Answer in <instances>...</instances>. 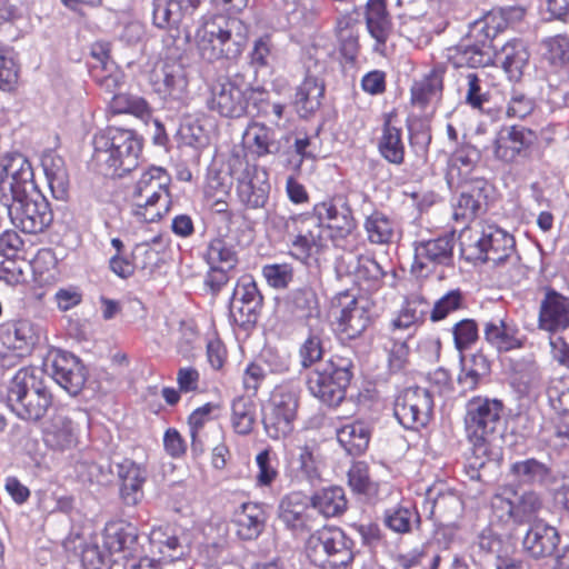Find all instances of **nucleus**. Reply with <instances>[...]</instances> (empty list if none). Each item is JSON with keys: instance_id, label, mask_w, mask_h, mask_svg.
I'll list each match as a JSON object with an SVG mask.
<instances>
[{"instance_id": "58", "label": "nucleus", "mask_w": 569, "mask_h": 569, "mask_svg": "<svg viewBox=\"0 0 569 569\" xmlns=\"http://www.w3.org/2000/svg\"><path fill=\"white\" fill-rule=\"evenodd\" d=\"M270 365L268 363L267 358H258L254 361H251L243 375V387L246 390L251 391L252 396H254L267 376V372L270 371Z\"/></svg>"}, {"instance_id": "22", "label": "nucleus", "mask_w": 569, "mask_h": 569, "mask_svg": "<svg viewBox=\"0 0 569 569\" xmlns=\"http://www.w3.org/2000/svg\"><path fill=\"white\" fill-rule=\"evenodd\" d=\"M153 90L163 98L181 99L188 88V74L182 63L166 61L150 77Z\"/></svg>"}, {"instance_id": "37", "label": "nucleus", "mask_w": 569, "mask_h": 569, "mask_svg": "<svg viewBox=\"0 0 569 569\" xmlns=\"http://www.w3.org/2000/svg\"><path fill=\"white\" fill-rule=\"evenodd\" d=\"M325 93V84L318 78L307 76L302 83L297 88L295 96V106L298 113L307 118L321 104V98Z\"/></svg>"}, {"instance_id": "2", "label": "nucleus", "mask_w": 569, "mask_h": 569, "mask_svg": "<svg viewBox=\"0 0 569 569\" xmlns=\"http://www.w3.org/2000/svg\"><path fill=\"white\" fill-rule=\"evenodd\" d=\"M247 31V27L237 18L213 16L196 33L198 51L209 62L236 59L243 50Z\"/></svg>"}, {"instance_id": "9", "label": "nucleus", "mask_w": 569, "mask_h": 569, "mask_svg": "<svg viewBox=\"0 0 569 569\" xmlns=\"http://www.w3.org/2000/svg\"><path fill=\"white\" fill-rule=\"evenodd\" d=\"M335 330L340 341L350 342L360 336L370 323V303L366 297L352 290H343L332 298Z\"/></svg>"}, {"instance_id": "15", "label": "nucleus", "mask_w": 569, "mask_h": 569, "mask_svg": "<svg viewBox=\"0 0 569 569\" xmlns=\"http://www.w3.org/2000/svg\"><path fill=\"white\" fill-rule=\"evenodd\" d=\"M291 253L300 261L307 260L313 252L327 246L328 237L315 214L291 217Z\"/></svg>"}, {"instance_id": "33", "label": "nucleus", "mask_w": 569, "mask_h": 569, "mask_svg": "<svg viewBox=\"0 0 569 569\" xmlns=\"http://www.w3.org/2000/svg\"><path fill=\"white\" fill-rule=\"evenodd\" d=\"M41 166L52 197L58 200L66 199L69 178L62 157L54 152H46L41 157Z\"/></svg>"}, {"instance_id": "24", "label": "nucleus", "mask_w": 569, "mask_h": 569, "mask_svg": "<svg viewBox=\"0 0 569 569\" xmlns=\"http://www.w3.org/2000/svg\"><path fill=\"white\" fill-rule=\"evenodd\" d=\"M486 188L487 181L482 178H472L462 184V191L453 207L452 217L456 221L467 222L477 217L487 199Z\"/></svg>"}, {"instance_id": "11", "label": "nucleus", "mask_w": 569, "mask_h": 569, "mask_svg": "<svg viewBox=\"0 0 569 569\" xmlns=\"http://www.w3.org/2000/svg\"><path fill=\"white\" fill-rule=\"evenodd\" d=\"M34 173L31 162L22 153H7L0 157V203H13L34 189Z\"/></svg>"}, {"instance_id": "42", "label": "nucleus", "mask_w": 569, "mask_h": 569, "mask_svg": "<svg viewBox=\"0 0 569 569\" xmlns=\"http://www.w3.org/2000/svg\"><path fill=\"white\" fill-rule=\"evenodd\" d=\"M206 260L209 266H219L224 269H234L238 263V253L232 239L217 237L212 239L206 251Z\"/></svg>"}, {"instance_id": "52", "label": "nucleus", "mask_w": 569, "mask_h": 569, "mask_svg": "<svg viewBox=\"0 0 569 569\" xmlns=\"http://www.w3.org/2000/svg\"><path fill=\"white\" fill-rule=\"evenodd\" d=\"M357 280L369 291L377 290L386 274L382 267L371 257L360 256L355 269Z\"/></svg>"}, {"instance_id": "57", "label": "nucleus", "mask_w": 569, "mask_h": 569, "mask_svg": "<svg viewBox=\"0 0 569 569\" xmlns=\"http://www.w3.org/2000/svg\"><path fill=\"white\" fill-rule=\"evenodd\" d=\"M452 335L456 349L463 352L478 340V326L472 319H463L453 326Z\"/></svg>"}, {"instance_id": "64", "label": "nucleus", "mask_w": 569, "mask_h": 569, "mask_svg": "<svg viewBox=\"0 0 569 569\" xmlns=\"http://www.w3.org/2000/svg\"><path fill=\"white\" fill-rule=\"evenodd\" d=\"M551 408L561 417L569 416V388L561 381L551 383L547 389Z\"/></svg>"}, {"instance_id": "53", "label": "nucleus", "mask_w": 569, "mask_h": 569, "mask_svg": "<svg viewBox=\"0 0 569 569\" xmlns=\"http://www.w3.org/2000/svg\"><path fill=\"white\" fill-rule=\"evenodd\" d=\"M508 368L511 385L521 391L527 390L538 378V369L533 361L509 358Z\"/></svg>"}, {"instance_id": "19", "label": "nucleus", "mask_w": 569, "mask_h": 569, "mask_svg": "<svg viewBox=\"0 0 569 569\" xmlns=\"http://www.w3.org/2000/svg\"><path fill=\"white\" fill-rule=\"evenodd\" d=\"M453 247L452 236L417 242L412 270L419 276H428L437 266H450L453 260Z\"/></svg>"}, {"instance_id": "1", "label": "nucleus", "mask_w": 569, "mask_h": 569, "mask_svg": "<svg viewBox=\"0 0 569 569\" xmlns=\"http://www.w3.org/2000/svg\"><path fill=\"white\" fill-rule=\"evenodd\" d=\"M503 402L497 398L475 396L466 403L465 430L472 445V468H482L490 452V445L502 426Z\"/></svg>"}, {"instance_id": "18", "label": "nucleus", "mask_w": 569, "mask_h": 569, "mask_svg": "<svg viewBox=\"0 0 569 569\" xmlns=\"http://www.w3.org/2000/svg\"><path fill=\"white\" fill-rule=\"evenodd\" d=\"M77 413H80V411L66 407L54 410L43 431V440L47 447L63 452L77 446L78 427L74 423Z\"/></svg>"}, {"instance_id": "8", "label": "nucleus", "mask_w": 569, "mask_h": 569, "mask_svg": "<svg viewBox=\"0 0 569 569\" xmlns=\"http://www.w3.org/2000/svg\"><path fill=\"white\" fill-rule=\"evenodd\" d=\"M461 238L462 250L469 259L499 266L515 253L513 237L495 224L478 222Z\"/></svg>"}, {"instance_id": "45", "label": "nucleus", "mask_w": 569, "mask_h": 569, "mask_svg": "<svg viewBox=\"0 0 569 569\" xmlns=\"http://www.w3.org/2000/svg\"><path fill=\"white\" fill-rule=\"evenodd\" d=\"M510 471L522 485H545L550 478V469L533 458L512 463Z\"/></svg>"}, {"instance_id": "12", "label": "nucleus", "mask_w": 569, "mask_h": 569, "mask_svg": "<svg viewBox=\"0 0 569 569\" xmlns=\"http://www.w3.org/2000/svg\"><path fill=\"white\" fill-rule=\"evenodd\" d=\"M3 207L12 224L26 233L42 232L53 220L50 204L41 193H37L34 197L26 194Z\"/></svg>"}, {"instance_id": "32", "label": "nucleus", "mask_w": 569, "mask_h": 569, "mask_svg": "<svg viewBox=\"0 0 569 569\" xmlns=\"http://www.w3.org/2000/svg\"><path fill=\"white\" fill-rule=\"evenodd\" d=\"M366 23L370 36L376 40V50H380L392 33V22L387 12L385 0L368 1Z\"/></svg>"}, {"instance_id": "25", "label": "nucleus", "mask_w": 569, "mask_h": 569, "mask_svg": "<svg viewBox=\"0 0 569 569\" xmlns=\"http://www.w3.org/2000/svg\"><path fill=\"white\" fill-rule=\"evenodd\" d=\"M493 47H486L463 38L457 46L448 49V60L455 68H483L493 63Z\"/></svg>"}, {"instance_id": "43", "label": "nucleus", "mask_w": 569, "mask_h": 569, "mask_svg": "<svg viewBox=\"0 0 569 569\" xmlns=\"http://www.w3.org/2000/svg\"><path fill=\"white\" fill-rule=\"evenodd\" d=\"M256 422V403L249 396H239L231 402V426L238 435H249Z\"/></svg>"}, {"instance_id": "36", "label": "nucleus", "mask_w": 569, "mask_h": 569, "mask_svg": "<svg viewBox=\"0 0 569 569\" xmlns=\"http://www.w3.org/2000/svg\"><path fill=\"white\" fill-rule=\"evenodd\" d=\"M149 545L151 551L159 553L166 561L180 559L186 552L180 538L169 527L153 528L149 535Z\"/></svg>"}, {"instance_id": "40", "label": "nucleus", "mask_w": 569, "mask_h": 569, "mask_svg": "<svg viewBox=\"0 0 569 569\" xmlns=\"http://www.w3.org/2000/svg\"><path fill=\"white\" fill-rule=\"evenodd\" d=\"M383 525L396 533H409L420 525V515L412 506H397L386 509Z\"/></svg>"}, {"instance_id": "41", "label": "nucleus", "mask_w": 569, "mask_h": 569, "mask_svg": "<svg viewBox=\"0 0 569 569\" xmlns=\"http://www.w3.org/2000/svg\"><path fill=\"white\" fill-rule=\"evenodd\" d=\"M446 68L437 64L421 81L411 88V99L415 103L426 104L433 98L440 97L443 88V74Z\"/></svg>"}, {"instance_id": "16", "label": "nucleus", "mask_w": 569, "mask_h": 569, "mask_svg": "<svg viewBox=\"0 0 569 569\" xmlns=\"http://www.w3.org/2000/svg\"><path fill=\"white\" fill-rule=\"evenodd\" d=\"M298 397L289 389H277L271 397V411L263 419L264 429L272 439L284 438L293 430Z\"/></svg>"}, {"instance_id": "60", "label": "nucleus", "mask_w": 569, "mask_h": 569, "mask_svg": "<svg viewBox=\"0 0 569 569\" xmlns=\"http://www.w3.org/2000/svg\"><path fill=\"white\" fill-rule=\"evenodd\" d=\"M466 103L473 109H478L480 111L485 110V106L489 101V92L483 90L480 78L478 74L469 72L466 76Z\"/></svg>"}, {"instance_id": "39", "label": "nucleus", "mask_w": 569, "mask_h": 569, "mask_svg": "<svg viewBox=\"0 0 569 569\" xmlns=\"http://www.w3.org/2000/svg\"><path fill=\"white\" fill-rule=\"evenodd\" d=\"M311 505L326 518L341 516L347 510V499L341 487H329L317 491Z\"/></svg>"}, {"instance_id": "55", "label": "nucleus", "mask_w": 569, "mask_h": 569, "mask_svg": "<svg viewBox=\"0 0 569 569\" xmlns=\"http://www.w3.org/2000/svg\"><path fill=\"white\" fill-rule=\"evenodd\" d=\"M263 302H230L229 312L239 327L249 328L257 323Z\"/></svg>"}, {"instance_id": "38", "label": "nucleus", "mask_w": 569, "mask_h": 569, "mask_svg": "<svg viewBox=\"0 0 569 569\" xmlns=\"http://www.w3.org/2000/svg\"><path fill=\"white\" fill-rule=\"evenodd\" d=\"M306 509L301 493L291 492L286 495L279 503V519L289 530L301 532L306 528Z\"/></svg>"}, {"instance_id": "51", "label": "nucleus", "mask_w": 569, "mask_h": 569, "mask_svg": "<svg viewBox=\"0 0 569 569\" xmlns=\"http://www.w3.org/2000/svg\"><path fill=\"white\" fill-rule=\"evenodd\" d=\"M479 158V151L472 146H465L456 150L450 160V178L457 176L462 183L468 181V177L471 174Z\"/></svg>"}, {"instance_id": "23", "label": "nucleus", "mask_w": 569, "mask_h": 569, "mask_svg": "<svg viewBox=\"0 0 569 569\" xmlns=\"http://www.w3.org/2000/svg\"><path fill=\"white\" fill-rule=\"evenodd\" d=\"M291 139L292 136L289 134L277 139L271 128L258 122L250 123L243 133L246 148L257 158L279 153L283 148V141L289 143Z\"/></svg>"}, {"instance_id": "27", "label": "nucleus", "mask_w": 569, "mask_h": 569, "mask_svg": "<svg viewBox=\"0 0 569 569\" xmlns=\"http://www.w3.org/2000/svg\"><path fill=\"white\" fill-rule=\"evenodd\" d=\"M539 326L552 332L569 328V299L548 290L540 305Z\"/></svg>"}, {"instance_id": "34", "label": "nucleus", "mask_w": 569, "mask_h": 569, "mask_svg": "<svg viewBox=\"0 0 569 569\" xmlns=\"http://www.w3.org/2000/svg\"><path fill=\"white\" fill-rule=\"evenodd\" d=\"M264 512L254 503H243L234 513L236 533L242 540L257 539L264 528Z\"/></svg>"}, {"instance_id": "47", "label": "nucleus", "mask_w": 569, "mask_h": 569, "mask_svg": "<svg viewBox=\"0 0 569 569\" xmlns=\"http://www.w3.org/2000/svg\"><path fill=\"white\" fill-rule=\"evenodd\" d=\"M381 156L390 163L401 164L405 160V146L401 130L387 122L378 144Z\"/></svg>"}, {"instance_id": "44", "label": "nucleus", "mask_w": 569, "mask_h": 569, "mask_svg": "<svg viewBox=\"0 0 569 569\" xmlns=\"http://www.w3.org/2000/svg\"><path fill=\"white\" fill-rule=\"evenodd\" d=\"M363 227L369 242L387 244L392 241L397 224L383 212L373 211L366 218Z\"/></svg>"}, {"instance_id": "3", "label": "nucleus", "mask_w": 569, "mask_h": 569, "mask_svg": "<svg viewBox=\"0 0 569 569\" xmlns=\"http://www.w3.org/2000/svg\"><path fill=\"white\" fill-rule=\"evenodd\" d=\"M37 371L31 367L21 368L8 386L7 406L23 420L42 419L52 403V395Z\"/></svg>"}, {"instance_id": "48", "label": "nucleus", "mask_w": 569, "mask_h": 569, "mask_svg": "<svg viewBox=\"0 0 569 569\" xmlns=\"http://www.w3.org/2000/svg\"><path fill=\"white\" fill-rule=\"evenodd\" d=\"M503 21L500 17L489 13L470 24L467 38L486 47H493L492 41L502 30Z\"/></svg>"}, {"instance_id": "13", "label": "nucleus", "mask_w": 569, "mask_h": 569, "mask_svg": "<svg viewBox=\"0 0 569 569\" xmlns=\"http://www.w3.org/2000/svg\"><path fill=\"white\" fill-rule=\"evenodd\" d=\"M249 87L239 77L218 79L210 89L208 107L226 118H239L248 108Z\"/></svg>"}, {"instance_id": "21", "label": "nucleus", "mask_w": 569, "mask_h": 569, "mask_svg": "<svg viewBox=\"0 0 569 569\" xmlns=\"http://www.w3.org/2000/svg\"><path fill=\"white\" fill-rule=\"evenodd\" d=\"M536 141L535 131L522 126H511L498 134L495 141V156L505 162H512L517 157L526 156Z\"/></svg>"}, {"instance_id": "63", "label": "nucleus", "mask_w": 569, "mask_h": 569, "mask_svg": "<svg viewBox=\"0 0 569 569\" xmlns=\"http://www.w3.org/2000/svg\"><path fill=\"white\" fill-rule=\"evenodd\" d=\"M117 473L121 483L143 486L147 481V470L131 459L119 462Z\"/></svg>"}, {"instance_id": "6", "label": "nucleus", "mask_w": 569, "mask_h": 569, "mask_svg": "<svg viewBox=\"0 0 569 569\" xmlns=\"http://www.w3.org/2000/svg\"><path fill=\"white\" fill-rule=\"evenodd\" d=\"M170 177L161 167L143 172L132 189V213L142 222H156L169 211Z\"/></svg>"}, {"instance_id": "7", "label": "nucleus", "mask_w": 569, "mask_h": 569, "mask_svg": "<svg viewBox=\"0 0 569 569\" xmlns=\"http://www.w3.org/2000/svg\"><path fill=\"white\" fill-rule=\"evenodd\" d=\"M94 156L122 176L138 166L141 140L132 130L109 127L93 138Z\"/></svg>"}, {"instance_id": "49", "label": "nucleus", "mask_w": 569, "mask_h": 569, "mask_svg": "<svg viewBox=\"0 0 569 569\" xmlns=\"http://www.w3.org/2000/svg\"><path fill=\"white\" fill-rule=\"evenodd\" d=\"M318 301L316 291L309 286H303L289 293L287 305L298 318H308L318 313Z\"/></svg>"}, {"instance_id": "35", "label": "nucleus", "mask_w": 569, "mask_h": 569, "mask_svg": "<svg viewBox=\"0 0 569 569\" xmlns=\"http://www.w3.org/2000/svg\"><path fill=\"white\" fill-rule=\"evenodd\" d=\"M371 431L363 421H352L337 430V440L350 456L362 455L369 446Z\"/></svg>"}, {"instance_id": "56", "label": "nucleus", "mask_w": 569, "mask_h": 569, "mask_svg": "<svg viewBox=\"0 0 569 569\" xmlns=\"http://www.w3.org/2000/svg\"><path fill=\"white\" fill-rule=\"evenodd\" d=\"M541 506V499L536 492H525L515 501V522L523 523L530 521L536 517Z\"/></svg>"}, {"instance_id": "62", "label": "nucleus", "mask_w": 569, "mask_h": 569, "mask_svg": "<svg viewBox=\"0 0 569 569\" xmlns=\"http://www.w3.org/2000/svg\"><path fill=\"white\" fill-rule=\"evenodd\" d=\"M230 302H263V297L254 280L249 276H244L237 282Z\"/></svg>"}, {"instance_id": "50", "label": "nucleus", "mask_w": 569, "mask_h": 569, "mask_svg": "<svg viewBox=\"0 0 569 569\" xmlns=\"http://www.w3.org/2000/svg\"><path fill=\"white\" fill-rule=\"evenodd\" d=\"M109 110L113 114L129 113L140 119L151 114V109L143 98L129 93L113 94L109 102Z\"/></svg>"}, {"instance_id": "28", "label": "nucleus", "mask_w": 569, "mask_h": 569, "mask_svg": "<svg viewBox=\"0 0 569 569\" xmlns=\"http://www.w3.org/2000/svg\"><path fill=\"white\" fill-rule=\"evenodd\" d=\"M559 542L560 536L555 527L537 521L529 527L522 543L532 558L541 559L552 556Z\"/></svg>"}, {"instance_id": "14", "label": "nucleus", "mask_w": 569, "mask_h": 569, "mask_svg": "<svg viewBox=\"0 0 569 569\" xmlns=\"http://www.w3.org/2000/svg\"><path fill=\"white\" fill-rule=\"evenodd\" d=\"M432 411V395L426 388L409 387L396 399L395 416L405 428L418 429L427 426Z\"/></svg>"}, {"instance_id": "10", "label": "nucleus", "mask_w": 569, "mask_h": 569, "mask_svg": "<svg viewBox=\"0 0 569 569\" xmlns=\"http://www.w3.org/2000/svg\"><path fill=\"white\" fill-rule=\"evenodd\" d=\"M230 174L237 182V194L247 209L264 208L269 199L268 173L251 164L244 157L234 154L230 160Z\"/></svg>"}, {"instance_id": "46", "label": "nucleus", "mask_w": 569, "mask_h": 569, "mask_svg": "<svg viewBox=\"0 0 569 569\" xmlns=\"http://www.w3.org/2000/svg\"><path fill=\"white\" fill-rule=\"evenodd\" d=\"M490 370L491 363L488 358H460L458 382L466 390H473Z\"/></svg>"}, {"instance_id": "54", "label": "nucleus", "mask_w": 569, "mask_h": 569, "mask_svg": "<svg viewBox=\"0 0 569 569\" xmlns=\"http://www.w3.org/2000/svg\"><path fill=\"white\" fill-rule=\"evenodd\" d=\"M258 468L254 477L256 487H271L279 476L277 469V458L270 449H263L256 456Z\"/></svg>"}, {"instance_id": "29", "label": "nucleus", "mask_w": 569, "mask_h": 569, "mask_svg": "<svg viewBox=\"0 0 569 569\" xmlns=\"http://www.w3.org/2000/svg\"><path fill=\"white\" fill-rule=\"evenodd\" d=\"M200 0H153L152 18L158 28L177 27L182 18L199 7Z\"/></svg>"}, {"instance_id": "31", "label": "nucleus", "mask_w": 569, "mask_h": 569, "mask_svg": "<svg viewBox=\"0 0 569 569\" xmlns=\"http://www.w3.org/2000/svg\"><path fill=\"white\" fill-rule=\"evenodd\" d=\"M529 61V52L519 40L507 42L499 51H495L493 62L499 63L509 80L519 81Z\"/></svg>"}, {"instance_id": "17", "label": "nucleus", "mask_w": 569, "mask_h": 569, "mask_svg": "<svg viewBox=\"0 0 569 569\" xmlns=\"http://www.w3.org/2000/svg\"><path fill=\"white\" fill-rule=\"evenodd\" d=\"M313 214L325 229V234L329 239H345L356 228V221L349 204L339 200H327L317 203L313 207Z\"/></svg>"}, {"instance_id": "59", "label": "nucleus", "mask_w": 569, "mask_h": 569, "mask_svg": "<svg viewBox=\"0 0 569 569\" xmlns=\"http://www.w3.org/2000/svg\"><path fill=\"white\" fill-rule=\"evenodd\" d=\"M462 301V292L459 289L449 291L436 301L430 313L431 321L437 322L445 319L449 313L460 309Z\"/></svg>"}, {"instance_id": "4", "label": "nucleus", "mask_w": 569, "mask_h": 569, "mask_svg": "<svg viewBox=\"0 0 569 569\" xmlns=\"http://www.w3.org/2000/svg\"><path fill=\"white\" fill-rule=\"evenodd\" d=\"M301 366L310 369L308 387L321 402L335 407L345 399L352 377L349 358H302Z\"/></svg>"}, {"instance_id": "20", "label": "nucleus", "mask_w": 569, "mask_h": 569, "mask_svg": "<svg viewBox=\"0 0 569 569\" xmlns=\"http://www.w3.org/2000/svg\"><path fill=\"white\" fill-rule=\"evenodd\" d=\"M103 548L110 553L122 552L124 558H136L143 555L139 543L138 529L127 522L108 523L103 532Z\"/></svg>"}, {"instance_id": "5", "label": "nucleus", "mask_w": 569, "mask_h": 569, "mask_svg": "<svg viewBox=\"0 0 569 569\" xmlns=\"http://www.w3.org/2000/svg\"><path fill=\"white\" fill-rule=\"evenodd\" d=\"M305 551L321 569H346L355 559L356 545L339 527L325 526L308 537Z\"/></svg>"}, {"instance_id": "26", "label": "nucleus", "mask_w": 569, "mask_h": 569, "mask_svg": "<svg viewBox=\"0 0 569 569\" xmlns=\"http://www.w3.org/2000/svg\"><path fill=\"white\" fill-rule=\"evenodd\" d=\"M51 376L68 393L77 396L83 388L88 371L80 358H53Z\"/></svg>"}, {"instance_id": "30", "label": "nucleus", "mask_w": 569, "mask_h": 569, "mask_svg": "<svg viewBox=\"0 0 569 569\" xmlns=\"http://www.w3.org/2000/svg\"><path fill=\"white\" fill-rule=\"evenodd\" d=\"M486 341L498 352H508L522 346L518 328L502 319L487 321L483 327Z\"/></svg>"}, {"instance_id": "61", "label": "nucleus", "mask_w": 569, "mask_h": 569, "mask_svg": "<svg viewBox=\"0 0 569 569\" xmlns=\"http://www.w3.org/2000/svg\"><path fill=\"white\" fill-rule=\"evenodd\" d=\"M543 439L552 448H569V416L560 417L551 428L545 430Z\"/></svg>"}]
</instances>
